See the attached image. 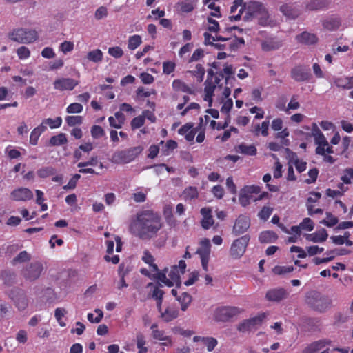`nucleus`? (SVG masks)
<instances>
[{"instance_id":"a19ab883","label":"nucleus","mask_w":353,"mask_h":353,"mask_svg":"<svg viewBox=\"0 0 353 353\" xmlns=\"http://www.w3.org/2000/svg\"><path fill=\"white\" fill-rule=\"evenodd\" d=\"M151 330H152V336L154 339L159 341H169L170 339L168 336L165 335V332L163 330H159L157 329V325L153 324L151 326Z\"/></svg>"},{"instance_id":"b1692460","label":"nucleus","mask_w":353,"mask_h":353,"mask_svg":"<svg viewBox=\"0 0 353 353\" xmlns=\"http://www.w3.org/2000/svg\"><path fill=\"white\" fill-rule=\"evenodd\" d=\"M194 342L201 341L206 346L209 352L212 351L217 345V340L213 337H202L196 336L193 338Z\"/></svg>"},{"instance_id":"20e7f679","label":"nucleus","mask_w":353,"mask_h":353,"mask_svg":"<svg viewBox=\"0 0 353 353\" xmlns=\"http://www.w3.org/2000/svg\"><path fill=\"white\" fill-rule=\"evenodd\" d=\"M312 136L314 137L316 145V154H325L333 153L332 148L330 145L325 137L315 123H312Z\"/></svg>"},{"instance_id":"5fc2aeb1","label":"nucleus","mask_w":353,"mask_h":353,"mask_svg":"<svg viewBox=\"0 0 353 353\" xmlns=\"http://www.w3.org/2000/svg\"><path fill=\"white\" fill-rule=\"evenodd\" d=\"M239 159V156H224V157L219 159V161L221 163H225V166L231 168L232 164L236 162Z\"/></svg>"},{"instance_id":"603ef678","label":"nucleus","mask_w":353,"mask_h":353,"mask_svg":"<svg viewBox=\"0 0 353 353\" xmlns=\"http://www.w3.org/2000/svg\"><path fill=\"white\" fill-rule=\"evenodd\" d=\"M145 123L144 117L139 115L134 117L131 121L130 125L132 130L138 129L142 127Z\"/></svg>"},{"instance_id":"4468645a","label":"nucleus","mask_w":353,"mask_h":353,"mask_svg":"<svg viewBox=\"0 0 353 353\" xmlns=\"http://www.w3.org/2000/svg\"><path fill=\"white\" fill-rule=\"evenodd\" d=\"M288 292L282 288L269 290L265 294V299L269 301L280 302L288 298Z\"/></svg>"},{"instance_id":"aec40b11","label":"nucleus","mask_w":353,"mask_h":353,"mask_svg":"<svg viewBox=\"0 0 353 353\" xmlns=\"http://www.w3.org/2000/svg\"><path fill=\"white\" fill-rule=\"evenodd\" d=\"M327 236L328 234L324 228H321L314 233L305 234L306 239L314 243L324 242L327 239Z\"/></svg>"},{"instance_id":"3c124183","label":"nucleus","mask_w":353,"mask_h":353,"mask_svg":"<svg viewBox=\"0 0 353 353\" xmlns=\"http://www.w3.org/2000/svg\"><path fill=\"white\" fill-rule=\"evenodd\" d=\"M91 135L94 139H99L105 136V132L100 125H94L91 128Z\"/></svg>"},{"instance_id":"6e6552de","label":"nucleus","mask_w":353,"mask_h":353,"mask_svg":"<svg viewBox=\"0 0 353 353\" xmlns=\"http://www.w3.org/2000/svg\"><path fill=\"white\" fill-rule=\"evenodd\" d=\"M240 313L241 310L239 307L223 306L215 310L214 319L216 321L227 322Z\"/></svg>"},{"instance_id":"c85d7f7f","label":"nucleus","mask_w":353,"mask_h":353,"mask_svg":"<svg viewBox=\"0 0 353 353\" xmlns=\"http://www.w3.org/2000/svg\"><path fill=\"white\" fill-rule=\"evenodd\" d=\"M62 124V119L61 117H57L55 119L48 118L42 121L41 125L47 127L48 125L51 129L58 128Z\"/></svg>"},{"instance_id":"2eb2a0df","label":"nucleus","mask_w":353,"mask_h":353,"mask_svg":"<svg viewBox=\"0 0 353 353\" xmlns=\"http://www.w3.org/2000/svg\"><path fill=\"white\" fill-rule=\"evenodd\" d=\"M54 88L60 91L72 90L78 84V81L70 78H61L54 81Z\"/></svg>"},{"instance_id":"58836bf2","label":"nucleus","mask_w":353,"mask_h":353,"mask_svg":"<svg viewBox=\"0 0 353 353\" xmlns=\"http://www.w3.org/2000/svg\"><path fill=\"white\" fill-rule=\"evenodd\" d=\"M341 25V21L338 18H331L325 20L323 23V26L325 28L329 30H334L337 29Z\"/></svg>"},{"instance_id":"f257e3e1","label":"nucleus","mask_w":353,"mask_h":353,"mask_svg":"<svg viewBox=\"0 0 353 353\" xmlns=\"http://www.w3.org/2000/svg\"><path fill=\"white\" fill-rule=\"evenodd\" d=\"M163 226V222L158 212L145 210L137 214L129 225V230L139 239L150 241L159 236Z\"/></svg>"},{"instance_id":"de8ad7c7","label":"nucleus","mask_w":353,"mask_h":353,"mask_svg":"<svg viewBox=\"0 0 353 353\" xmlns=\"http://www.w3.org/2000/svg\"><path fill=\"white\" fill-rule=\"evenodd\" d=\"M167 271H168V268H165L163 270V271L161 272H159L157 271V273L156 274L155 277L159 281H160L161 282L163 283L165 285L171 287V286L174 285V282L173 281H170V280L166 277L165 272Z\"/></svg>"},{"instance_id":"dca6fc26","label":"nucleus","mask_w":353,"mask_h":353,"mask_svg":"<svg viewBox=\"0 0 353 353\" xmlns=\"http://www.w3.org/2000/svg\"><path fill=\"white\" fill-rule=\"evenodd\" d=\"M245 41L242 37H234V39H230L228 43H225L223 45L214 44L218 49H225L229 50L230 52H235L241 47L244 46Z\"/></svg>"},{"instance_id":"bf43d9fd","label":"nucleus","mask_w":353,"mask_h":353,"mask_svg":"<svg viewBox=\"0 0 353 353\" xmlns=\"http://www.w3.org/2000/svg\"><path fill=\"white\" fill-rule=\"evenodd\" d=\"M55 173V170L52 167H46L39 169L37 174L41 178H46Z\"/></svg>"},{"instance_id":"8fccbe9b","label":"nucleus","mask_w":353,"mask_h":353,"mask_svg":"<svg viewBox=\"0 0 353 353\" xmlns=\"http://www.w3.org/2000/svg\"><path fill=\"white\" fill-rule=\"evenodd\" d=\"M65 120L69 126L81 125L83 123V117L81 116H67Z\"/></svg>"},{"instance_id":"79ce46f5","label":"nucleus","mask_w":353,"mask_h":353,"mask_svg":"<svg viewBox=\"0 0 353 353\" xmlns=\"http://www.w3.org/2000/svg\"><path fill=\"white\" fill-rule=\"evenodd\" d=\"M68 141L66 135L64 133H60L57 135L52 136L50 139L51 145H61Z\"/></svg>"},{"instance_id":"7c9ffc66","label":"nucleus","mask_w":353,"mask_h":353,"mask_svg":"<svg viewBox=\"0 0 353 353\" xmlns=\"http://www.w3.org/2000/svg\"><path fill=\"white\" fill-rule=\"evenodd\" d=\"M1 277L6 285H12L15 281L16 275L10 270H3L1 273Z\"/></svg>"},{"instance_id":"6ab92c4d","label":"nucleus","mask_w":353,"mask_h":353,"mask_svg":"<svg viewBox=\"0 0 353 353\" xmlns=\"http://www.w3.org/2000/svg\"><path fill=\"white\" fill-rule=\"evenodd\" d=\"M331 341L328 339H321L314 341L307 345L302 352V353H317L326 345H329Z\"/></svg>"},{"instance_id":"13d9d810","label":"nucleus","mask_w":353,"mask_h":353,"mask_svg":"<svg viewBox=\"0 0 353 353\" xmlns=\"http://www.w3.org/2000/svg\"><path fill=\"white\" fill-rule=\"evenodd\" d=\"M294 270L293 266H275L273 272L275 274L281 275L291 272Z\"/></svg>"},{"instance_id":"774afa93","label":"nucleus","mask_w":353,"mask_h":353,"mask_svg":"<svg viewBox=\"0 0 353 353\" xmlns=\"http://www.w3.org/2000/svg\"><path fill=\"white\" fill-rule=\"evenodd\" d=\"M81 175L79 174H74L72 179L69 181L68 183L63 187L64 190H72L74 189L78 180L80 179Z\"/></svg>"},{"instance_id":"69168bd1","label":"nucleus","mask_w":353,"mask_h":353,"mask_svg":"<svg viewBox=\"0 0 353 353\" xmlns=\"http://www.w3.org/2000/svg\"><path fill=\"white\" fill-rule=\"evenodd\" d=\"M272 212V208L264 206L259 212L258 216L261 219L266 221L270 216Z\"/></svg>"},{"instance_id":"864d4df0","label":"nucleus","mask_w":353,"mask_h":353,"mask_svg":"<svg viewBox=\"0 0 353 353\" xmlns=\"http://www.w3.org/2000/svg\"><path fill=\"white\" fill-rule=\"evenodd\" d=\"M269 18V14L268 10L265 8H262V11L260 12V14L256 18L259 21V23L263 26H265L268 24V21Z\"/></svg>"},{"instance_id":"c756f323","label":"nucleus","mask_w":353,"mask_h":353,"mask_svg":"<svg viewBox=\"0 0 353 353\" xmlns=\"http://www.w3.org/2000/svg\"><path fill=\"white\" fill-rule=\"evenodd\" d=\"M188 72L196 79L198 83H201L203 80L205 70L202 64L198 63L194 70H190Z\"/></svg>"},{"instance_id":"1a4fd4ad","label":"nucleus","mask_w":353,"mask_h":353,"mask_svg":"<svg viewBox=\"0 0 353 353\" xmlns=\"http://www.w3.org/2000/svg\"><path fill=\"white\" fill-rule=\"evenodd\" d=\"M261 191L259 186L250 185L245 186L241 190L239 201L241 205L243 207L248 205L251 201H254L253 194H259Z\"/></svg>"},{"instance_id":"09e8293b","label":"nucleus","mask_w":353,"mask_h":353,"mask_svg":"<svg viewBox=\"0 0 353 353\" xmlns=\"http://www.w3.org/2000/svg\"><path fill=\"white\" fill-rule=\"evenodd\" d=\"M169 279L170 281H173L174 284L178 285L180 283V275L179 270H177V266H172L171 270L168 273Z\"/></svg>"},{"instance_id":"39448f33","label":"nucleus","mask_w":353,"mask_h":353,"mask_svg":"<svg viewBox=\"0 0 353 353\" xmlns=\"http://www.w3.org/2000/svg\"><path fill=\"white\" fill-rule=\"evenodd\" d=\"M43 271V265L41 262L34 261L27 263L21 270V274L25 280L34 281L38 279Z\"/></svg>"},{"instance_id":"49530a36","label":"nucleus","mask_w":353,"mask_h":353,"mask_svg":"<svg viewBox=\"0 0 353 353\" xmlns=\"http://www.w3.org/2000/svg\"><path fill=\"white\" fill-rule=\"evenodd\" d=\"M289 131L287 128L283 129L275 134V137L281 139V143L285 146H288L290 141L286 139L289 136Z\"/></svg>"},{"instance_id":"423d86ee","label":"nucleus","mask_w":353,"mask_h":353,"mask_svg":"<svg viewBox=\"0 0 353 353\" xmlns=\"http://www.w3.org/2000/svg\"><path fill=\"white\" fill-rule=\"evenodd\" d=\"M10 38L19 43H30L35 41L38 39V34L34 30L19 28L14 30L10 34Z\"/></svg>"},{"instance_id":"412c9836","label":"nucleus","mask_w":353,"mask_h":353,"mask_svg":"<svg viewBox=\"0 0 353 353\" xmlns=\"http://www.w3.org/2000/svg\"><path fill=\"white\" fill-rule=\"evenodd\" d=\"M239 7H241V8L239 10L238 14L236 15H232V16L230 17V19L231 21H237L240 20L241 17L243 14L244 10H245V4L243 3V1L234 0L233 4L230 8V13L231 14L234 13Z\"/></svg>"},{"instance_id":"2f4dec72","label":"nucleus","mask_w":353,"mask_h":353,"mask_svg":"<svg viewBox=\"0 0 353 353\" xmlns=\"http://www.w3.org/2000/svg\"><path fill=\"white\" fill-rule=\"evenodd\" d=\"M236 152H241L243 154H256V148L254 145H246L241 143L236 148Z\"/></svg>"},{"instance_id":"f8f14e48","label":"nucleus","mask_w":353,"mask_h":353,"mask_svg":"<svg viewBox=\"0 0 353 353\" xmlns=\"http://www.w3.org/2000/svg\"><path fill=\"white\" fill-rule=\"evenodd\" d=\"M250 226V219L248 216L241 214L235 220L232 228V234L239 236L244 234Z\"/></svg>"},{"instance_id":"4d7b16f0","label":"nucleus","mask_w":353,"mask_h":353,"mask_svg":"<svg viewBox=\"0 0 353 353\" xmlns=\"http://www.w3.org/2000/svg\"><path fill=\"white\" fill-rule=\"evenodd\" d=\"M82 111L83 105L79 103H72L70 104L66 108V112L69 114L80 113Z\"/></svg>"},{"instance_id":"f3484780","label":"nucleus","mask_w":353,"mask_h":353,"mask_svg":"<svg viewBox=\"0 0 353 353\" xmlns=\"http://www.w3.org/2000/svg\"><path fill=\"white\" fill-rule=\"evenodd\" d=\"M12 200L17 201H26L33 198L32 192L26 188H19L13 190L10 194Z\"/></svg>"},{"instance_id":"338daca9","label":"nucleus","mask_w":353,"mask_h":353,"mask_svg":"<svg viewBox=\"0 0 353 353\" xmlns=\"http://www.w3.org/2000/svg\"><path fill=\"white\" fill-rule=\"evenodd\" d=\"M207 20L209 23L208 30L210 32H217L219 30V24L218 21L211 17H208Z\"/></svg>"},{"instance_id":"c03bdc74","label":"nucleus","mask_w":353,"mask_h":353,"mask_svg":"<svg viewBox=\"0 0 353 353\" xmlns=\"http://www.w3.org/2000/svg\"><path fill=\"white\" fill-rule=\"evenodd\" d=\"M326 219L322 220L320 221L321 224H323L324 225L327 227H333L336 224H337L339 220L337 217L333 216L330 212H326Z\"/></svg>"},{"instance_id":"680f3d73","label":"nucleus","mask_w":353,"mask_h":353,"mask_svg":"<svg viewBox=\"0 0 353 353\" xmlns=\"http://www.w3.org/2000/svg\"><path fill=\"white\" fill-rule=\"evenodd\" d=\"M74 43L72 41H64L59 46V50L66 54L73 50Z\"/></svg>"},{"instance_id":"a18cd8bd","label":"nucleus","mask_w":353,"mask_h":353,"mask_svg":"<svg viewBox=\"0 0 353 353\" xmlns=\"http://www.w3.org/2000/svg\"><path fill=\"white\" fill-rule=\"evenodd\" d=\"M133 156H112L110 161L115 164L128 163L133 161Z\"/></svg>"},{"instance_id":"f704fd0d","label":"nucleus","mask_w":353,"mask_h":353,"mask_svg":"<svg viewBox=\"0 0 353 353\" xmlns=\"http://www.w3.org/2000/svg\"><path fill=\"white\" fill-rule=\"evenodd\" d=\"M183 196L185 200H192L199 196V192L196 187L189 186L183 192Z\"/></svg>"},{"instance_id":"7ed1b4c3","label":"nucleus","mask_w":353,"mask_h":353,"mask_svg":"<svg viewBox=\"0 0 353 353\" xmlns=\"http://www.w3.org/2000/svg\"><path fill=\"white\" fill-rule=\"evenodd\" d=\"M304 301L308 307L319 313L325 312L332 306V300L327 295L316 290L307 292Z\"/></svg>"},{"instance_id":"473e14b6","label":"nucleus","mask_w":353,"mask_h":353,"mask_svg":"<svg viewBox=\"0 0 353 353\" xmlns=\"http://www.w3.org/2000/svg\"><path fill=\"white\" fill-rule=\"evenodd\" d=\"M276 239V234L272 231L262 232L259 236V241L261 243H271Z\"/></svg>"},{"instance_id":"5701e85b","label":"nucleus","mask_w":353,"mask_h":353,"mask_svg":"<svg viewBox=\"0 0 353 353\" xmlns=\"http://www.w3.org/2000/svg\"><path fill=\"white\" fill-rule=\"evenodd\" d=\"M211 244L208 239H203L200 242V247L196 250V254L200 258H210Z\"/></svg>"},{"instance_id":"6e6d98bb","label":"nucleus","mask_w":353,"mask_h":353,"mask_svg":"<svg viewBox=\"0 0 353 353\" xmlns=\"http://www.w3.org/2000/svg\"><path fill=\"white\" fill-rule=\"evenodd\" d=\"M108 54L116 59H119L123 55V51L119 46L110 47Z\"/></svg>"},{"instance_id":"052dcab7","label":"nucleus","mask_w":353,"mask_h":353,"mask_svg":"<svg viewBox=\"0 0 353 353\" xmlns=\"http://www.w3.org/2000/svg\"><path fill=\"white\" fill-rule=\"evenodd\" d=\"M176 64L173 61H168L163 63V72L170 74L175 70Z\"/></svg>"},{"instance_id":"a878e982","label":"nucleus","mask_w":353,"mask_h":353,"mask_svg":"<svg viewBox=\"0 0 353 353\" xmlns=\"http://www.w3.org/2000/svg\"><path fill=\"white\" fill-rule=\"evenodd\" d=\"M172 86L176 92H182L188 94L193 93L192 89L186 83L179 79L174 80Z\"/></svg>"},{"instance_id":"e2e57ef3","label":"nucleus","mask_w":353,"mask_h":353,"mask_svg":"<svg viewBox=\"0 0 353 353\" xmlns=\"http://www.w3.org/2000/svg\"><path fill=\"white\" fill-rule=\"evenodd\" d=\"M300 227H301L302 230H305L307 231H312L314 229V222L310 218H305L300 223Z\"/></svg>"},{"instance_id":"c9c22d12","label":"nucleus","mask_w":353,"mask_h":353,"mask_svg":"<svg viewBox=\"0 0 353 353\" xmlns=\"http://www.w3.org/2000/svg\"><path fill=\"white\" fill-rule=\"evenodd\" d=\"M141 259L147 264H148L150 267H152V270L154 272L159 271L158 266L155 263H154V258L151 254V253L145 250L143 252V255L141 258Z\"/></svg>"},{"instance_id":"ddd939ff","label":"nucleus","mask_w":353,"mask_h":353,"mask_svg":"<svg viewBox=\"0 0 353 353\" xmlns=\"http://www.w3.org/2000/svg\"><path fill=\"white\" fill-rule=\"evenodd\" d=\"M10 296L19 310H23L27 307L28 303V298L22 290L19 288L12 290Z\"/></svg>"},{"instance_id":"0eeeda50","label":"nucleus","mask_w":353,"mask_h":353,"mask_svg":"<svg viewBox=\"0 0 353 353\" xmlns=\"http://www.w3.org/2000/svg\"><path fill=\"white\" fill-rule=\"evenodd\" d=\"M250 240V236L248 234L234 240L230 247V256L234 259H240L244 254Z\"/></svg>"},{"instance_id":"f03ea898","label":"nucleus","mask_w":353,"mask_h":353,"mask_svg":"<svg viewBox=\"0 0 353 353\" xmlns=\"http://www.w3.org/2000/svg\"><path fill=\"white\" fill-rule=\"evenodd\" d=\"M207 79L205 81L204 88V101H208L211 105L212 97L216 85L221 88L222 85H219L221 80L225 79L226 85L232 87L236 81L235 68L232 64L225 63L223 69L219 72H214L212 68L208 69Z\"/></svg>"},{"instance_id":"e433bc0d","label":"nucleus","mask_w":353,"mask_h":353,"mask_svg":"<svg viewBox=\"0 0 353 353\" xmlns=\"http://www.w3.org/2000/svg\"><path fill=\"white\" fill-rule=\"evenodd\" d=\"M177 300L181 303V308L183 311H185L192 302V296L187 292H183Z\"/></svg>"},{"instance_id":"4c0bfd02","label":"nucleus","mask_w":353,"mask_h":353,"mask_svg":"<svg viewBox=\"0 0 353 353\" xmlns=\"http://www.w3.org/2000/svg\"><path fill=\"white\" fill-rule=\"evenodd\" d=\"M142 43V39L140 35L134 34L130 36L128 41V48L130 50L137 48Z\"/></svg>"},{"instance_id":"393cba45","label":"nucleus","mask_w":353,"mask_h":353,"mask_svg":"<svg viewBox=\"0 0 353 353\" xmlns=\"http://www.w3.org/2000/svg\"><path fill=\"white\" fill-rule=\"evenodd\" d=\"M330 1L327 0H312L306 6L309 10H318L328 7Z\"/></svg>"},{"instance_id":"0e129e2a","label":"nucleus","mask_w":353,"mask_h":353,"mask_svg":"<svg viewBox=\"0 0 353 353\" xmlns=\"http://www.w3.org/2000/svg\"><path fill=\"white\" fill-rule=\"evenodd\" d=\"M17 53L20 59H28L30 56L29 49L26 46H21L17 50Z\"/></svg>"},{"instance_id":"4be33fe9","label":"nucleus","mask_w":353,"mask_h":353,"mask_svg":"<svg viewBox=\"0 0 353 353\" xmlns=\"http://www.w3.org/2000/svg\"><path fill=\"white\" fill-rule=\"evenodd\" d=\"M296 40L299 43L303 44L312 45L318 41V38L314 34L310 33L308 32H303L296 36Z\"/></svg>"},{"instance_id":"9b49d317","label":"nucleus","mask_w":353,"mask_h":353,"mask_svg":"<svg viewBox=\"0 0 353 353\" xmlns=\"http://www.w3.org/2000/svg\"><path fill=\"white\" fill-rule=\"evenodd\" d=\"M291 77L297 82L309 81L312 77L310 69L304 65H296L291 70Z\"/></svg>"},{"instance_id":"cd10ccee","label":"nucleus","mask_w":353,"mask_h":353,"mask_svg":"<svg viewBox=\"0 0 353 353\" xmlns=\"http://www.w3.org/2000/svg\"><path fill=\"white\" fill-rule=\"evenodd\" d=\"M179 315L178 310L172 307H167L165 310L161 312V317L165 322H170L176 319Z\"/></svg>"},{"instance_id":"bb28decb","label":"nucleus","mask_w":353,"mask_h":353,"mask_svg":"<svg viewBox=\"0 0 353 353\" xmlns=\"http://www.w3.org/2000/svg\"><path fill=\"white\" fill-rule=\"evenodd\" d=\"M47 130V127L43 125H38L30 133V143L36 145L38 143V140L41 134Z\"/></svg>"},{"instance_id":"a211bd4d","label":"nucleus","mask_w":353,"mask_h":353,"mask_svg":"<svg viewBox=\"0 0 353 353\" xmlns=\"http://www.w3.org/2000/svg\"><path fill=\"white\" fill-rule=\"evenodd\" d=\"M264 8V6L260 2H250L244 18L245 19V20H248L250 19H256L257 16H259V14H260V12L262 11V8Z\"/></svg>"},{"instance_id":"72a5a7b5","label":"nucleus","mask_w":353,"mask_h":353,"mask_svg":"<svg viewBox=\"0 0 353 353\" xmlns=\"http://www.w3.org/2000/svg\"><path fill=\"white\" fill-rule=\"evenodd\" d=\"M103 52L100 49L90 51L87 54V59L94 63H99L103 60Z\"/></svg>"},{"instance_id":"9d476101","label":"nucleus","mask_w":353,"mask_h":353,"mask_svg":"<svg viewBox=\"0 0 353 353\" xmlns=\"http://www.w3.org/2000/svg\"><path fill=\"white\" fill-rule=\"evenodd\" d=\"M265 318L266 314L261 313L256 316L246 319L238 325L237 330L241 332L250 331L256 326L261 325Z\"/></svg>"},{"instance_id":"37998d69","label":"nucleus","mask_w":353,"mask_h":353,"mask_svg":"<svg viewBox=\"0 0 353 353\" xmlns=\"http://www.w3.org/2000/svg\"><path fill=\"white\" fill-rule=\"evenodd\" d=\"M31 259V255L28 254L26 251H22L19 253L12 261L13 265H15L18 263H24L26 261H28Z\"/></svg>"},{"instance_id":"ea45409f","label":"nucleus","mask_w":353,"mask_h":353,"mask_svg":"<svg viewBox=\"0 0 353 353\" xmlns=\"http://www.w3.org/2000/svg\"><path fill=\"white\" fill-rule=\"evenodd\" d=\"M281 12L286 17L292 19H295L298 16V12L292 6L288 4L282 5L280 7Z\"/></svg>"}]
</instances>
